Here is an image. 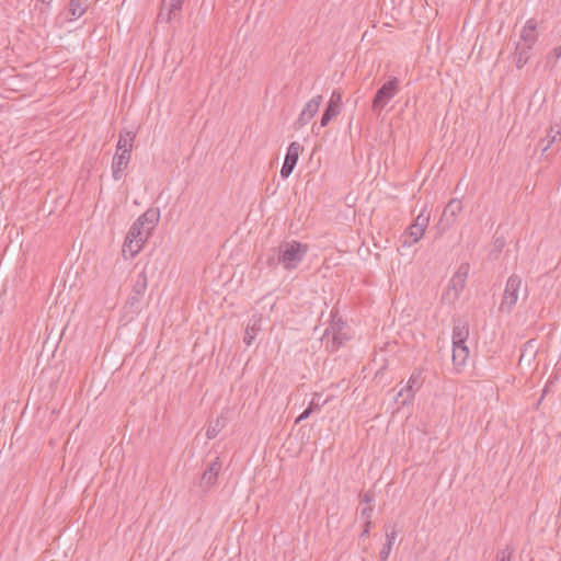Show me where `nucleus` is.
<instances>
[{"label":"nucleus","instance_id":"obj_1","mask_svg":"<svg viewBox=\"0 0 561 561\" xmlns=\"http://www.w3.org/2000/svg\"><path fill=\"white\" fill-rule=\"evenodd\" d=\"M308 250L306 243L296 240L283 241L277 247V261L285 270L293 271L302 262Z\"/></svg>","mask_w":561,"mask_h":561},{"label":"nucleus","instance_id":"obj_2","mask_svg":"<svg viewBox=\"0 0 561 561\" xmlns=\"http://www.w3.org/2000/svg\"><path fill=\"white\" fill-rule=\"evenodd\" d=\"M400 80L397 77L390 78L375 93L371 101V111L379 115L386 105L399 93Z\"/></svg>","mask_w":561,"mask_h":561},{"label":"nucleus","instance_id":"obj_3","mask_svg":"<svg viewBox=\"0 0 561 561\" xmlns=\"http://www.w3.org/2000/svg\"><path fill=\"white\" fill-rule=\"evenodd\" d=\"M469 270L470 265L467 262H463L459 265L457 272L453 275L451 279L449 280L446 291L443 295V298L450 299L451 301H455L459 298L460 293L466 286Z\"/></svg>","mask_w":561,"mask_h":561},{"label":"nucleus","instance_id":"obj_4","mask_svg":"<svg viewBox=\"0 0 561 561\" xmlns=\"http://www.w3.org/2000/svg\"><path fill=\"white\" fill-rule=\"evenodd\" d=\"M148 287V278L146 272L139 273L134 280L131 293L126 301V307L133 312H139L141 310V302L145 297Z\"/></svg>","mask_w":561,"mask_h":561},{"label":"nucleus","instance_id":"obj_5","mask_svg":"<svg viewBox=\"0 0 561 561\" xmlns=\"http://www.w3.org/2000/svg\"><path fill=\"white\" fill-rule=\"evenodd\" d=\"M522 287V278L518 275H511L506 282L503 299L500 306L501 311L511 312L518 299V291Z\"/></svg>","mask_w":561,"mask_h":561},{"label":"nucleus","instance_id":"obj_6","mask_svg":"<svg viewBox=\"0 0 561 561\" xmlns=\"http://www.w3.org/2000/svg\"><path fill=\"white\" fill-rule=\"evenodd\" d=\"M342 110V92L340 90H334L331 94L329 102L322 113L320 126L325 127L334 117H336Z\"/></svg>","mask_w":561,"mask_h":561},{"label":"nucleus","instance_id":"obj_7","mask_svg":"<svg viewBox=\"0 0 561 561\" xmlns=\"http://www.w3.org/2000/svg\"><path fill=\"white\" fill-rule=\"evenodd\" d=\"M461 210H462L461 201H459L457 198L451 199L443 210V214H442V217H440V220L438 224L439 228L443 231H445L446 229L451 227V225L456 220V217L458 216V214L461 213Z\"/></svg>","mask_w":561,"mask_h":561},{"label":"nucleus","instance_id":"obj_8","mask_svg":"<svg viewBox=\"0 0 561 561\" xmlns=\"http://www.w3.org/2000/svg\"><path fill=\"white\" fill-rule=\"evenodd\" d=\"M322 103V95H317L307 102L304 110L301 111L298 119L296 121V125L298 127L305 126L310 122V119L314 116V114L319 111V107Z\"/></svg>","mask_w":561,"mask_h":561},{"label":"nucleus","instance_id":"obj_9","mask_svg":"<svg viewBox=\"0 0 561 561\" xmlns=\"http://www.w3.org/2000/svg\"><path fill=\"white\" fill-rule=\"evenodd\" d=\"M537 26L538 23L535 19L527 20L520 31L518 43L534 47L539 37Z\"/></svg>","mask_w":561,"mask_h":561},{"label":"nucleus","instance_id":"obj_10","mask_svg":"<svg viewBox=\"0 0 561 561\" xmlns=\"http://www.w3.org/2000/svg\"><path fill=\"white\" fill-rule=\"evenodd\" d=\"M221 469V463L218 458H216L214 461H211L206 470L203 472L201 478V485L209 490L211 486H214L217 482L218 473Z\"/></svg>","mask_w":561,"mask_h":561},{"label":"nucleus","instance_id":"obj_11","mask_svg":"<svg viewBox=\"0 0 561 561\" xmlns=\"http://www.w3.org/2000/svg\"><path fill=\"white\" fill-rule=\"evenodd\" d=\"M534 47L515 43V49L510 58L517 69H522L529 60Z\"/></svg>","mask_w":561,"mask_h":561},{"label":"nucleus","instance_id":"obj_12","mask_svg":"<svg viewBox=\"0 0 561 561\" xmlns=\"http://www.w3.org/2000/svg\"><path fill=\"white\" fill-rule=\"evenodd\" d=\"M130 161V153L116 152L112 162V175L115 181L123 178L124 171Z\"/></svg>","mask_w":561,"mask_h":561},{"label":"nucleus","instance_id":"obj_13","mask_svg":"<svg viewBox=\"0 0 561 561\" xmlns=\"http://www.w3.org/2000/svg\"><path fill=\"white\" fill-rule=\"evenodd\" d=\"M262 318L261 317H252L245 328L243 342L250 346L252 345L255 336L261 331L262 327Z\"/></svg>","mask_w":561,"mask_h":561},{"label":"nucleus","instance_id":"obj_14","mask_svg":"<svg viewBox=\"0 0 561 561\" xmlns=\"http://www.w3.org/2000/svg\"><path fill=\"white\" fill-rule=\"evenodd\" d=\"M469 358V348L467 345L453 344V363L457 370H460Z\"/></svg>","mask_w":561,"mask_h":561},{"label":"nucleus","instance_id":"obj_15","mask_svg":"<svg viewBox=\"0 0 561 561\" xmlns=\"http://www.w3.org/2000/svg\"><path fill=\"white\" fill-rule=\"evenodd\" d=\"M469 337V325L467 322L458 320L453 328V344L466 345Z\"/></svg>","mask_w":561,"mask_h":561},{"label":"nucleus","instance_id":"obj_16","mask_svg":"<svg viewBox=\"0 0 561 561\" xmlns=\"http://www.w3.org/2000/svg\"><path fill=\"white\" fill-rule=\"evenodd\" d=\"M145 242L146 239H138L137 241L126 237L122 250L123 256L125 259H133L141 250Z\"/></svg>","mask_w":561,"mask_h":561},{"label":"nucleus","instance_id":"obj_17","mask_svg":"<svg viewBox=\"0 0 561 561\" xmlns=\"http://www.w3.org/2000/svg\"><path fill=\"white\" fill-rule=\"evenodd\" d=\"M420 386H421V373H413L410 376L408 383L405 386L407 397L403 400H401V402H400V404L402 407L412 403V401L414 399L413 389H414V387L420 388Z\"/></svg>","mask_w":561,"mask_h":561},{"label":"nucleus","instance_id":"obj_18","mask_svg":"<svg viewBox=\"0 0 561 561\" xmlns=\"http://www.w3.org/2000/svg\"><path fill=\"white\" fill-rule=\"evenodd\" d=\"M160 218L159 208H149L137 220L142 221V226L147 228V232H150Z\"/></svg>","mask_w":561,"mask_h":561},{"label":"nucleus","instance_id":"obj_19","mask_svg":"<svg viewBox=\"0 0 561 561\" xmlns=\"http://www.w3.org/2000/svg\"><path fill=\"white\" fill-rule=\"evenodd\" d=\"M424 228L417 227L415 224H412L405 233L403 236V240L401 245L403 248L405 247H412L414 243H416L424 234Z\"/></svg>","mask_w":561,"mask_h":561},{"label":"nucleus","instance_id":"obj_20","mask_svg":"<svg viewBox=\"0 0 561 561\" xmlns=\"http://www.w3.org/2000/svg\"><path fill=\"white\" fill-rule=\"evenodd\" d=\"M135 134L131 131L121 133L116 146L117 151L121 153H131Z\"/></svg>","mask_w":561,"mask_h":561},{"label":"nucleus","instance_id":"obj_21","mask_svg":"<svg viewBox=\"0 0 561 561\" xmlns=\"http://www.w3.org/2000/svg\"><path fill=\"white\" fill-rule=\"evenodd\" d=\"M89 7V0H70L68 13L71 19L81 18Z\"/></svg>","mask_w":561,"mask_h":561},{"label":"nucleus","instance_id":"obj_22","mask_svg":"<svg viewBox=\"0 0 561 561\" xmlns=\"http://www.w3.org/2000/svg\"><path fill=\"white\" fill-rule=\"evenodd\" d=\"M149 233L150 232H147V228H145L142 226V221L136 220L131 225V227H130V229H129V231H128L126 237L130 238L131 240H137V241H138V239H146L147 240Z\"/></svg>","mask_w":561,"mask_h":561},{"label":"nucleus","instance_id":"obj_23","mask_svg":"<svg viewBox=\"0 0 561 561\" xmlns=\"http://www.w3.org/2000/svg\"><path fill=\"white\" fill-rule=\"evenodd\" d=\"M301 149H302V147L300 146L299 142H297V141L291 142L287 148V152H286L284 161L293 163V164H297Z\"/></svg>","mask_w":561,"mask_h":561},{"label":"nucleus","instance_id":"obj_24","mask_svg":"<svg viewBox=\"0 0 561 561\" xmlns=\"http://www.w3.org/2000/svg\"><path fill=\"white\" fill-rule=\"evenodd\" d=\"M331 329L333 330L331 351H337L348 340V336L341 331L342 328L336 330L333 324Z\"/></svg>","mask_w":561,"mask_h":561},{"label":"nucleus","instance_id":"obj_25","mask_svg":"<svg viewBox=\"0 0 561 561\" xmlns=\"http://www.w3.org/2000/svg\"><path fill=\"white\" fill-rule=\"evenodd\" d=\"M547 145L543 147V151H546L552 144L561 140V125H557L556 127H551L546 136Z\"/></svg>","mask_w":561,"mask_h":561},{"label":"nucleus","instance_id":"obj_26","mask_svg":"<svg viewBox=\"0 0 561 561\" xmlns=\"http://www.w3.org/2000/svg\"><path fill=\"white\" fill-rule=\"evenodd\" d=\"M259 263L265 264L270 268H273L276 265L280 264V262L277 261V247L271 249V251L266 254L265 260L263 257H260Z\"/></svg>","mask_w":561,"mask_h":561},{"label":"nucleus","instance_id":"obj_27","mask_svg":"<svg viewBox=\"0 0 561 561\" xmlns=\"http://www.w3.org/2000/svg\"><path fill=\"white\" fill-rule=\"evenodd\" d=\"M225 424L220 419H217L214 423H210L206 431L208 439H214L219 432L224 428Z\"/></svg>","mask_w":561,"mask_h":561},{"label":"nucleus","instance_id":"obj_28","mask_svg":"<svg viewBox=\"0 0 561 561\" xmlns=\"http://www.w3.org/2000/svg\"><path fill=\"white\" fill-rule=\"evenodd\" d=\"M183 2L184 0H171L167 21H171L176 16L178 13L181 12Z\"/></svg>","mask_w":561,"mask_h":561},{"label":"nucleus","instance_id":"obj_29","mask_svg":"<svg viewBox=\"0 0 561 561\" xmlns=\"http://www.w3.org/2000/svg\"><path fill=\"white\" fill-rule=\"evenodd\" d=\"M320 398H321L320 393H314L313 394V398H312V400L310 401V403H309V405L307 408L312 413L314 411H319L323 407V404L327 402V401L320 402Z\"/></svg>","mask_w":561,"mask_h":561},{"label":"nucleus","instance_id":"obj_30","mask_svg":"<svg viewBox=\"0 0 561 561\" xmlns=\"http://www.w3.org/2000/svg\"><path fill=\"white\" fill-rule=\"evenodd\" d=\"M560 57H561V45L554 47L551 50V53L547 56V65H551L553 67Z\"/></svg>","mask_w":561,"mask_h":561},{"label":"nucleus","instance_id":"obj_31","mask_svg":"<svg viewBox=\"0 0 561 561\" xmlns=\"http://www.w3.org/2000/svg\"><path fill=\"white\" fill-rule=\"evenodd\" d=\"M513 552H514V549L512 547H506V548L500 550L496 553V561H511Z\"/></svg>","mask_w":561,"mask_h":561},{"label":"nucleus","instance_id":"obj_32","mask_svg":"<svg viewBox=\"0 0 561 561\" xmlns=\"http://www.w3.org/2000/svg\"><path fill=\"white\" fill-rule=\"evenodd\" d=\"M295 167H296V164L284 161L282 169H280V176L283 179L289 178V175L294 171Z\"/></svg>","mask_w":561,"mask_h":561},{"label":"nucleus","instance_id":"obj_33","mask_svg":"<svg viewBox=\"0 0 561 561\" xmlns=\"http://www.w3.org/2000/svg\"><path fill=\"white\" fill-rule=\"evenodd\" d=\"M428 221H430V217L428 216H424L423 213H421L416 219L414 220L413 224H415L417 227L420 228H424V230L426 229L427 225H428Z\"/></svg>","mask_w":561,"mask_h":561},{"label":"nucleus","instance_id":"obj_34","mask_svg":"<svg viewBox=\"0 0 561 561\" xmlns=\"http://www.w3.org/2000/svg\"><path fill=\"white\" fill-rule=\"evenodd\" d=\"M391 550L392 546L385 542L379 553L380 561H387L391 553Z\"/></svg>","mask_w":561,"mask_h":561},{"label":"nucleus","instance_id":"obj_35","mask_svg":"<svg viewBox=\"0 0 561 561\" xmlns=\"http://www.w3.org/2000/svg\"><path fill=\"white\" fill-rule=\"evenodd\" d=\"M371 515H373L371 506L364 507L360 511V517L364 519V523H371Z\"/></svg>","mask_w":561,"mask_h":561},{"label":"nucleus","instance_id":"obj_36","mask_svg":"<svg viewBox=\"0 0 561 561\" xmlns=\"http://www.w3.org/2000/svg\"><path fill=\"white\" fill-rule=\"evenodd\" d=\"M311 411L308 409H305L296 419L295 423H300L304 420H307L311 415Z\"/></svg>","mask_w":561,"mask_h":561},{"label":"nucleus","instance_id":"obj_37","mask_svg":"<svg viewBox=\"0 0 561 561\" xmlns=\"http://www.w3.org/2000/svg\"><path fill=\"white\" fill-rule=\"evenodd\" d=\"M397 535H398V534H397V531H396V530H392V531H390V533H387V534H386V543H389V545L393 546L394 540H396V538H397Z\"/></svg>","mask_w":561,"mask_h":561},{"label":"nucleus","instance_id":"obj_38","mask_svg":"<svg viewBox=\"0 0 561 561\" xmlns=\"http://www.w3.org/2000/svg\"><path fill=\"white\" fill-rule=\"evenodd\" d=\"M360 499H362V502L369 504L375 500V495H374V493L368 491V492L364 493Z\"/></svg>","mask_w":561,"mask_h":561},{"label":"nucleus","instance_id":"obj_39","mask_svg":"<svg viewBox=\"0 0 561 561\" xmlns=\"http://www.w3.org/2000/svg\"><path fill=\"white\" fill-rule=\"evenodd\" d=\"M505 245V241L503 238H496L495 241H494V247L495 249L501 252L502 249L504 248Z\"/></svg>","mask_w":561,"mask_h":561},{"label":"nucleus","instance_id":"obj_40","mask_svg":"<svg viewBox=\"0 0 561 561\" xmlns=\"http://www.w3.org/2000/svg\"><path fill=\"white\" fill-rule=\"evenodd\" d=\"M371 523H364V528L360 534V537H368L370 534Z\"/></svg>","mask_w":561,"mask_h":561},{"label":"nucleus","instance_id":"obj_41","mask_svg":"<svg viewBox=\"0 0 561 561\" xmlns=\"http://www.w3.org/2000/svg\"><path fill=\"white\" fill-rule=\"evenodd\" d=\"M407 397V391H405V387L402 388L398 394H397V398H396V401L400 404L401 401H399V398H402V400Z\"/></svg>","mask_w":561,"mask_h":561},{"label":"nucleus","instance_id":"obj_42","mask_svg":"<svg viewBox=\"0 0 561 561\" xmlns=\"http://www.w3.org/2000/svg\"><path fill=\"white\" fill-rule=\"evenodd\" d=\"M39 2H42L43 4H49L51 0H38Z\"/></svg>","mask_w":561,"mask_h":561}]
</instances>
